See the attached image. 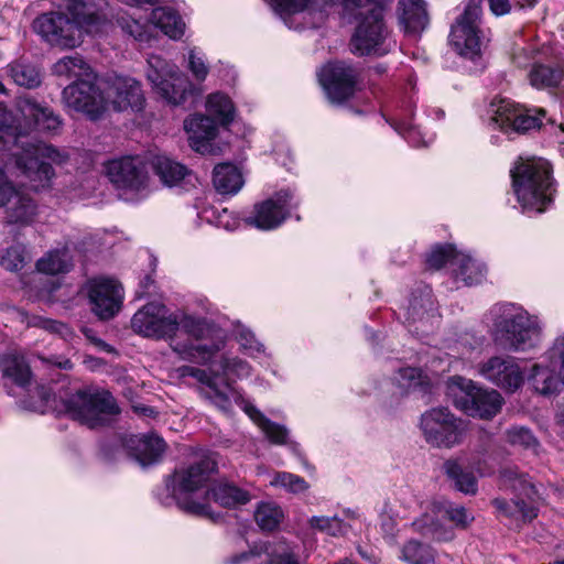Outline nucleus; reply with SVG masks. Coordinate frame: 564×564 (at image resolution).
Returning a JSON list of instances; mask_svg holds the SVG:
<instances>
[{
    "instance_id": "obj_1",
    "label": "nucleus",
    "mask_w": 564,
    "mask_h": 564,
    "mask_svg": "<svg viewBox=\"0 0 564 564\" xmlns=\"http://www.w3.org/2000/svg\"><path fill=\"white\" fill-rule=\"evenodd\" d=\"M207 369L183 366L177 369L181 377H192L199 383L200 395L225 413H230L237 404L261 429L267 438L276 445H289L293 453H299L300 445L289 442L285 426L265 417L256 406L248 403L239 389L234 386L237 380L251 376V365L238 356L224 354Z\"/></svg>"
},
{
    "instance_id": "obj_2",
    "label": "nucleus",
    "mask_w": 564,
    "mask_h": 564,
    "mask_svg": "<svg viewBox=\"0 0 564 564\" xmlns=\"http://www.w3.org/2000/svg\"><path fill=\"white\" fill-rule=\"evenodd\" d=\"M22 138L23 133L15 124V118L0 105V151L17 148L19 151L13 152V156L19 175L33 191L50 188L55 176L52 163H64L67 159L66 154L53 145L26 142Z\"/></svg>"
},
{
    "instance_id": "obj_3",
    "label": "nucleus",
    "mask_w": 564,
    "mask_h": 564,
    "mask_svg": "<svg viewBox=\"0 0 564 564\" xmlns=\"http://www.w3.org/2000/svg\"><path fill=\"white\" fill-rule=\"evenodd\" d=\"M486 318L494 344L506 351H529L541 343L540 318L518 304L497 303L489 308Z\"/></svg>"
},
{
    "instance_id": "obj_4",
    "label": "nucleus",
    "mask_w": 564,
    "mask_h": 564,
    "mask_svg": "<svg viewBox=\"0 0 564 564\" xmlns=\"http://www.w3.org/2000/svg\"><path fill=\"white\" fill-rule=\"evenodd\" d=\"M177 330L189 336L186 340L172 339L171 349L183 360L207 365L225 349L227 335L219 326L206 317L196 316L185 310L174 311Z\"/></svg>"
},
{
    "instance_id": "obj_5",
    "label": "nucleus",
    "mask_w": 564,
    "mask_h": 564,
    "mask_svg": "<svg viewBox=\"0 0 564 564\" xmlns=\"http://www.w3.org/2000/svg\"><path fill=\"white\" fill-rule=\"evenodd\" d=\"M512 189L524 213H543L555 192L552 166L542 158H520L511 170Z\"/></svg>"
},
{
    "instance_id": "obj_6",
    "label": "nucleus",
    "mask_w": 564,
    "mask_h": 564,
    "mask_svg": "<svg viewBox=\"0 0 564 564\" xmlns=\"http://www.w3.org/2000/svg\"><path fill=\"white\" fill-rule=\"evenodd\" d=\"M216 462L209 456H203L199 460L177 468L165 482L171 500L185 512L206 516L208 505L196 499L198 491L207 486L210 475L216 470Z\"/></svg>"
},
{
    "instance_id": "obj_7",
    "label": "nucleus",
    "mask_w": 564,
    "mask_h": 564,
    "mask_svg": "<svg viewBox=\"0 0 564 564\" xmlns=\"http://www.w3.org/2000/svg\"><path fill=\"white\" fill-rule=\"evenodd\" d=\"M62 101L68 112L79 113L90 121L101 119L108 111L105 79L72 82L63 89Z\"/></svg>"
},
{
    "instance_id": "obj_8",
    "label": "nucleus",
    "mask_w": 564,
    "mask_h": 564,
    "mask_svg": "<svg viewBox=\"0 0 564 564\" xmlns=\"http://www.w3.org/2000/svg\"><path fill=\"white\" fill-rule=\"evenodd\" d=\"M147 62L148 68L145 74L154 93L173 106L185 102L193 85L180 72L177 65L165 61L159 55H150Z\"/></svg>"
},
{
    "instance_id": "obj_9",
    "label": "nucleus",
    "mask_w": 564,
    "mask_h": 564,
    "mask_svg": "<svg viewBox=\"0 0 564 564\" xmlns=\"http://www.w3.org/2000/svg\"><path fill=\"white\" fill-rule=\"evenodd\" d=\"M66 413L90 429L105 425L119 413L113 397L107 391H78L64 402Z\"/></svg>"
},
{
    "instance_id": "obj_10",
    "label": "nucleus",
    "mask_w": 564,
    "mask_h": 564,
    "mask_svg": "<svg viewBox=\"0 0 564 564\" xmlns=\"http://www.w3.org/2000/svg\"><path fill=\"white\" fill-rule=\"evenodd\" d=\"M448 389L456 408L470 416L490 419L501 408L502 400L498 391L480 389L470 379L453 377Z\"/></svg>"
},
{
    "instance_id": "obj_11",
    "label": "nucleus",
    "mask_w": 564,
    "mask_h": 564,
    "mask_svg": "<svg viewBox=\"0 0 564 564\" xmlns=\"http://www.w3.org/2000/svg\"><path fill=\"white\" fill-rule=\"evenodd\" d=\"M481 1L468 0L449 34V43L454 51L470 61L480 56L485 43L480 30Z\"/></svg>"
},
{
    "instance_id": "obj_12",
    "label": "nucleus",
    "mask_w": 564,
    "mask_h": 564,
    "mask_svg": "<svg viewBox=\"0 0 564 564\" xmlns=\"http://www.w3.org/2000/svg\"><path fill=\"white\" fill-rule=\"evenodd\" d=\"M420 430L427 444L453 448L463 442L464 424L447 408L437 406L421 415Z\"/></svg>"
},
{
    "instance_id": "obj_13",
    "label": "nucleus",
    "mask_w": 564,
    "mask_h": 564,
    "mask_svg": "<svg viewBox=\"0 0 564 564\" xmlns=\"http://www.w3.org/2000/svg\"><path fill=\"white\" fill-rule=\"evenodd\" d=\"M131 328L138 335L152 339H172L177 334L174 311L159 302L139 308L131 318Z\"/></svg>"
},
{
    "instance_id": "obj_14",
    "label": "nucleus",
    "mask_w": 564,
    "mask_h": 564,
    "mask_svg": "<svg viewBox=\"0 0 564 564\" xmlns=\"http://www.w3.org/2000/svg\"><path fill=\"white\" fill-rule=\"evenodd\" d=\"M33 29L43 41L61 48H74L83 42L80 26L67 12L52 11L39 15Z\"/></svg>"
},
{
    "instance_id": "obj_15",
    "label": "nucleus",
    "mask_w": 564,
    "mask_h": 564,
    "mask_svg": "<svg viewBox=\"0 0 564 564\" xmlns=\"http://www.w3.org/2000/svg\"><path fill=\"white\" fill-rule=\"evenodd\" d=\"M294 203V193L290 188L275 192L267 199L257 203L246 223L261 230H273L280 227L291 215Z\"/></svg>"
},
{
    "instance_id": "obj_16",
    "label": "nucleus",
    "mask_w": 564,
    "mask_h": 564,
    "mask_svg": "<svg viewBox=\"0 0 564 564\" xmlns=\"http://www.w3.org/2000/svg\"><path fill=\"white\" fill-rule=\"evenodd\" d=\"M529 381L534 390L543 395H551L564 384V334L557 337L547 352L546 362L533 366Z\"/></svg>"
},
{
    "instance_id": "obj_17",
    "label": "nucleus",
    "mask_w": 564,
    "mask_h": 564,
    "mask_svg": "<svg viewBox=\"0 0 564 564\" xmlns=\"http://www.w3.org/2000/svg\"><path fill=\"white\" fill-rule=\"evenodd\" d=\"M490 124L505 133L527 132L540 127L541 119L518 106L510 99L500 98L490 102L488 108Z\"/></svg>"
},
{
    "instance_id": "obj_18",
    "label": "nucleus",
    "mask_w": 564,
    "mask_h": 564,
    "mask_svg": "<svg viewBox=\"0 0 564 564\" xmlns=\"http://www.w3.org/2000/svg\"><path fill=\"white\" fill-rule=\"evenodd\" d=\"M0 207H4V219L10 225L29 226L39 214L36 202L18 191L0 169Z\"/></svg>"
},
{
    "instance_id": "obj_19",
    "label": "nucleus",
    "mask_w": 564,
    "mask_h": 564,
    "mask_svg": "<svg viewBox=\"0 0 564 564\" xmlns=\"http://www.w3.org/2000/svg\"><path fill=\"white\" fill-rule=\"evenodd\" d=\"M432 511L436 518H447L460 528H466L474 520V517L463 506L452 502L434 505ZM413 525L423 535H430L436 541H449L454 536L452 530L443 528L438 519L435 520L427 513L415 520Z\"/></svg>"
},
{
    "instance_id": "obj_20",
    "label": "nucleus",
    "mask_w": 564,
    "mask_h": 564,
    "mask_svg": "<svg viewBox=\"0 0 564 564\" xmlns=\"http://www.w3.org/2000/svg\"><path fill=\"white\" fill-rule=\"evenodd\" d=\"M108 110L115 111H141L145 98L141 84L132 77L111 75L105 78Z\"/></svg>"
},
{
    "instance_id": "obj_21",
    "label": "nucleus",
    "mask_w": 564,
    "mask_h": 564,
    "mask_svg": "<svg viewBox=\"0 0 564 564\" xmlns=\"http://www.w3.org/2000/svg\"><path fill=\"white\" fill-rule=\"evenodd\" d=\"M318 80L329 101L341 104L355 94L357 73L344 62H330L321 68Z\"/></svg>"
},
{
    "instance_id": "obj_22",
    "label": "nucleus",
    "mask_w": 564,
    "mask_h": 564,
    "mask_svg": "<svg viewBox=\"0 0 564 564\" xmlns=\"http://www.w3.org/2000/svg\"><path fill=\"white\" fill-rule=\"evenodd\" d=\"M404 323L410 332L416 335L430 334L438 323L437 310L429 286L413 293L404 307Z\"/></svg>"
},
{
    "instance_id": "obj_23",
    "label": "nucleus",
    "mask_w": 564,
    "mask_h": 564,
    "mask_svg": "<svg viewBox=\"0 0 564 564\" xmlns=\"http://www.w3.org/2000/svg\"><path fill=\"white\" fill-rule=\"evenodd\" d=\"M91 311L100 319L112 318L121 308L123 289L121 284L109 278H96L86 285Z\"/></svg>"
},
{
    "instance_id": "obj_24",
    "label": "nucleus",
    "mask_w": 564,
    "mask_h": 564,
    "mask_svg": "<svg viewBox=\"0 0 564 564\" xmlns=\"http://www.w3.org/2000/svg\"><path fill=\"white\" fill-rule=\"evenodd\" d=\"M477 372L507 391L518 390L524 381V372L517 359L508 355L491 356L478 365Z\"/></svg>"
},
{
    "instance_id": "obj_25",
    "label": "nucleus",
    "mask_w": 564,
    "mask_h": 564,
    "mask_svg": "<svg viewBox=\"0 0 564 564\" xmlns=\"http://www.w3.org/2000/svg\"><path fill=\"white\" fill-rule=\"evenodd\" d=\"M110 182L119 189L141 192L148 186V172L139 156H124L108 162L106 166Z\"/></svg>"
},
{
    "instance_id": "obj_26",
    "label": "nucleus",
    "mask_w": 564,
    "mask_h": 564,
    "mask_svg": "<svg viewBox=\"0 0 564 564\" xmlns=\"http://www.w3.org/2000/svg\"><path fill=\"white\" fill-rule=\"evenodd\" d=\"M107 6V0H66L64 9L80 26L82 34H93L100 31Z\"/></svg>"
},
{
    "instance_id": "obj_27",
    "label": "nucleus",
    "mask_w": 564,
    "mask_h": 564,
    "mask_svg": "<svg viewBox=\"0 0 564 564\" xmlns=\"http://www.w3.org/2000/svg\"><path fill=\"white\" fill-rule=\"evenodd\" d=\"M184 130L189 147L197 153L214 152L213 141L218 134V124L209 116L193 115L184 120Z\"/></svg>"
},
{
    "instance_id": "obj_28",
    "label": "nucleus",
    "mask_w": 564,
    "mask_h": 564,
    "mask_svg": "<svg viewBox=\"0 0 564 564\" xmlns=\"http://www.w3.org/2000/svg\"><path fill=\"white\" fill-rule=\"evenodd\" d=\"M151 165L162 184L167 187L185 188L187 185H194L196 181L195 175L185 165L165 155L155 156Z\"/></svg>"
},
{
    "instance_id": "obj_29",
    "label": "nucleus",
    "mask_w": 564,
    "mask_h": 564,
    "mask_svg": "<svg viewBox=\"0 0 564 564\" xmlns=\"http://www.w3.org/2000/svg\"><path fill=\"white\" fill-rule=\"evenodd\" d=\"M126 447L143 466L156 463L163 455L166 444L155 434L132 435L126 441Z\"/></svg>"
},
{
    "instance_id": "obj_30",
    "label": "nucleus",
    "mask_w": 564,
    "mask_h": 564,
    "mask_svg": "<svg viewBox=\"0 0 564 564\" xmlns=\"http://www.w3.org/2000/svg\"><path fill=\"white\" fill-rule=\"evenodd\" d=\"M2 377L6 386H15L29 390L33 376L23 356L7 355L2 360Z\"/></svg>"
},
{
    "instance_id": "obj_31",
    "label": "nucleus",
    "mask_w": 564,
    "mask_h": 564,
    "mask_svg": "<svg viewBox=\"0 0 564 564\" xmlns=\"http://www.w3.org/2000/svg\"><path fill=\"white\" fill-rule=\"evenodd\" d=\"M399 8L405 33L416 35L425 29L429 18L423 0H400Z\"/></svg>"
},
{
    "instance_id": "obj_32",
    "label": "nucleus",
    "mask_w": 564,
    "mask_h": 564,
    "mask_svg": "<svg viewBox=\"0 0 564 564\" xmlns=\"http://www.w3.org/2000/svg\"><path fill=\"white\" fill-rule=\"evenodd\" d=\"M212 500L224 507H235L247 503L250 500V495L234 485L219 482L210 487L202 498V502H206L208 506ZM208 512H210L209 507Z\"/></svg>"
},
{
    "instance_id": "obj_33",
    "label": "nucleus",
    "mask_w": 564,
    "mask_h": 564,
    "mask_svg": "<svg viewBox=\"0 0 564 564\" xmlns=\"http://www.w3.org/2000/svg\"><path fill=\"white\" fill-rule=\"evenodd\" d=\"M55 76L68 80H83L96 78V73L90 65L78 54L59 58L52 67Z\"/></svg>"
},
{
    "instance_id": "obj_34",
    "label": "nucleus",
    "mask_w": 564,
    "mask_h": 564,
    "mask_svg": "<svg viewBox=\"0 0 564 564\" xmlns=\"http://www.w3.org/2000/svg\"><path fill=\"white\" fill-rule=\"evenodd\" d=\"M20 111L28 126H34L39 130L55 131L61 126L59 118L48 108H43L34 101L24 100L20 104Z\"/></svg>"
},
{
    "instance_id": "obj_35",
    "label": "nucleus",
    "mask_w": 564,
    "mask_h": 564,
    "mask_svg": "<svg viewBox=\"0 0 564 564\" xmlns=\"http://www.w3.org/2000/svg\"><path fill=\"white\" fill-rule=\"evenodd\" d=\"M213 184L219 194L235 195L242 188L245 180L236 165L221 163L214 169Z\"/></svg>"
},
{
    "instance_id": "obj_36",
    "label": "nucleus",
    "mask_w": 564,
    "mask_h": 564,
    "mask_svg": "<svg viewBox=\"0 0 564 564\" xmlns=\"http://www.w3.org/2000/svg\"><path fill=\"white\" fill-rule=\"evenodd\" d=\"M530 84L535 88H550L562 86L564 88V63H558L556 67L538 64L534 61L529 74Z\"/></svg>"
},
{
    "instance_id": "obj_37",
    "label": "nucleus",
    "mask_w": 564,
    "mask_h": 564,
    "mask_svg": "<svg viewBox=\"0 0 564 564\" xmlns=\"http://www.w3.org/2000/svg\"><path fill=\"white\" fill-rule=\"evenodd\" d=\"M454 261L456 263L454 274L457 280L463 281L466 285H474L484 281L487 270L482 262L463 252L456 256Z\"/></svg>"
},
{
    "instance_id": "obj_38",
    "label": "nucleus",
    "mask_w": 564,
    "mask_h": 564,
    "mask_svg": "<svg viewBox=\"0 0 564 564\" xmlns=\"http://www.w3.org/2000/svg\"><path fill=\"white\" fill-rule=\"evenodd\" d=\"M150 21L173 40H177L184 34L185 23L171 8L159 7L153 9Z\"/></svg>"
},
{
    "instance_id": "obj_39",
    "label": "nucleus",
    "mask_w": 564,
    "mask_h": 564,
    "mask_svg": "<svg viewBox=\"0 0 564 564\" xmlns=\"http://www.w3.org/2000/svg\"><path fill=\"white\" fill-rule=\"evenodd\" d=\"M443 470L457 490L467 495H474L477 491L475 475L467 470L458 459L446 460L443 465Z\"/></svg>"
},
{
    "instance_id": "obj_40",
    "label": "nucleus",
    "mask_w": 564,
    "mask_h": 564,
    "mask_svg": "<svg viewBox=\"0 0 564 564\" xmlns=\"http://www.w3.org/2000/svg\"><path fill=\"white\" fill-rule=\"evenodd\" d=\"M206 110L219 124H229L235 117V106L231 99L223 93H214L207 97Z\"/></svg>"
},
{
    "instance_id": "obj_41",
    "label": "nucleus",
    "mask_w": 564,
    "mask_h": 564,
    "mask_svg": "<svg viewBox=\"0 0 564 564\" xmlns=\"http://www.w3.org/2000/svg\"><path fill=\"white\" fill-rule=\"evenodd\" d=\"M36 268L46 274L64 273L72 268V258L66 248L53 250L37 261Z\"/></svg>"
},
{
    "instance_id": "obj_42",
    "label": "nucleus",
    "mask_w": 564,
    "mask_h": 564,
    "mask_svg": "<svg viewBox=\"0 0 564 564\" xmlns=\"http://www.w3.org/2000/svg\"><path fill=\"white\" fill-rule=\"evenodd\" d=\"M283 518L282 509L274 502H260L254 511V520L263 531L275 530Z\"/></svg>"
},
{
    "instance_id": "obj_43",
    "label": "nucleus",
    "mask_w": 564,
    "mask_h": 564,
    "mask_svg": "<svg viewBox=\"0 0 564 564\" xmlns=\"http://www.w3.org/2000/svg\"><path fill=\"white\" fill-rule=\"evenodd\" d=\"M234 336L240 346V350L251 358L265 355L263 344L257 340L253 333L245 325L237 323L234 327Z\"/></svg>"
},
{
    "instance_id": "obj_44",
    "label": "nucleus",
    "mask_w": 564,
    "mask_h": 564,
    "mask_svg": "<svg viewBox=\"0 0 564 564\" xmlns=\"http://www.w3.org/2000/svg\"><path fill=\"white\" fill-rule=\"evenodd\" d=\"M198 216L203 220L226 230H235L239 226V219L227 208L208 206L205 207Z\"/></svg>"
},
{
    "instance_id": "obj_45",
    "label": "nucleus",
    "mask_w": 564,
    "mask_h": 564,
    "mask_svg": "<svg viewBox=\"0 0 564 564\" xmlns=\"http://www.w3.org/2000/svg\"><path fill=\"white\" fill-rule=\"evenodd\" d=\"M395 131L401 134L412 147H425L433 141V135L421 130L408 119H399L394 124Z\"/></svg>"
},
{
    "instance_id": "obj_46",
    "label": "nucleus",
    "mask_w": 564,
    "mask_h": 564,
    "mask_svg": "<svg viewBox=\"0 0 564 564\" xmlns=\"http://www.w3.org/2000/svg\"><path fill=\"white\" fill-rule=\"evenodd\" d=\"M434 551L416 541H409L402 549V560L409 564H433Z\"/></svg>"
},
{
    "instance_id": "obj_47",
    "label": "nucleus",
    "mask_w": 564,
    "mask_h": 564,
    "mask_svg": "<svg viewBox=\"0 0 564 564\" xmlns=\"http://www.w3.org/2000/svg\"><path fill=\"white\" fill-rule=\"evenodd\" d=\"M312 529L327 533L332 536L345 535L349 527L337 517H312L308 521Z\"/></svg>"
},
{
    "instance_id": "obj_48",
    "label": "nucleus",
    "mask_w": 564,
    "mask_h": 564,
    "mask_svg": "<svg viewBox=\"0 0 564 564\" xmlns=\"http://www.w3.org/2000/svg\"><path fill=\"white\" fill-rule=\"evenodd\" d=\"M506 435L509 444L536 453L539 442L529 429L512 426L507 431Z\"/></svg>"
},
{
    "instance_id": "obj_49",
    "label": "nucleus",
    "mask_w": 564,
    "mask_h": 564,
    "mask_svg": "<svg viewBox=\"0 0 564 564\" xmlns=\"http://www.w3.org/2000/svg\"><path fill=\"white\" fill-rule=\"evenodd\" d=\"M270 485L283 488L291 494L304 492L310 487L304 478L286 471L276 473L270 480Z\"/></svg>"
},
{
    "instance_id": "obj_50",
    "label": "nucleus",
    "mask_w": 564,
    "mask_h": 564,
    "mask_svg": "<svg viewBox=\"0 0 564 564\" xmlns=\"http://www.w3.org/2000/svg\"><path fill=\"white\" fill-rule=\"evenodd\" d=\"M10 74L14 83L19 86L34 88L41 84L40 73L30 65L15 64L11 66Z\"/></svg>"
},
{
    "instance_id": "obj_51",
    "label": "nucleus",
    "mask_w": 564,
    "mask_h": 564,
    "mask_svg": "<svg viewBox=\"0 0 564 564\" xmlns=\"http://www.w3.org/2000/svg\"><path fill=\"white\" fill-rule=\"evenodd\" d=\"M462 252H458L453 246H437L427 256L426 262L431 268L440 269L449 263L453 270L456 268L454 258Z\"/></svg>"
},
{
    "instance_id": "obj_52",
    "label": "nucleus",
    "mask_w": 564,
    "mask_h": 564,
    "mask_svg": "<svg viewBox=\"0 0 564 564\" xmlns=\"http://www.w3.org/2000/svg\"><path fill=\"white\" fill-rule=\"evenodd\" d=\"M494 505L497 509L509 516L519 514L523 520H532L536 517V511L533 507L528 506L523 500L512 501L509 503L505 500L496 499Z\"/></svg>"
},
{
    "instance_id": "obj_53",
    "label": "nucleus",
    "mask_w": 564,
    "mask_h": 564,
    "mask_svg": "<svg viewBox=\"0 0 564 564\" xmlns=\"http://www.w3.org/2000/svg\"><path fill=\"white\" fill-rule=\"evenodd\" d=\"M117 23L123 32L132 36L134 40L139 42H145L149 40L147 25L140 20L122 14L117 18Z\"/></svg>"
},
{
    "instance_id": "obj_54",
    "label": "nucleus",
    "mask_w": 564,
    "mask_h": 564,
    "mask_svg": "<svg viewBox=\"0 0 564 564\" xmlns=\"http://www.w3.org/2000/svg\"><path fill=\"white\" fill-rule=\"evenodd\" d=\"M269 564H300V562L293 546L281 541L272 550Z\"/></svg>"
},
{
    "instance_id": "obj_55",
    "label": "nucleus",
    "mask_w": 564,
    "mask_h": 564,
    "mask_svg": "<svg viewBox=\"0 0 564 564\" xmlns=\"http://www.w3.org/2000/svg\"><path fill=\"white\" fill-rule=\"evenodd\" d=\"M188 69L197 82H204L209 73L204 54L193 48L188 53Z\"/></svg>"
},
{
    "instance_id": "obj_56",
    "label": "nucleus",
    "mask_w": 564,
    "mask_h": 564,
    "mask_svg": "<svg viewBox=\"0 0 564 564\" xmlns=\"http://www.w3.org/2000/svg\"><path fill=\"white\" fill-rule=\"evenodd\" d=\"M24 250L22 247L15 246L9 248L1 259V264L9 271H19L24 265Z\"/></svg>"
},
{
    "instance_id": "obj_57",
    "label": "nucleus",
    "mask_w": 564,
    "mask_h": 564,
    "mask_svg": "<svg viewBox=\"0 0 564 564\" xmlns=\"http://www.w3.org/2000/svg\"><path fill=\"white\" fill-rule=\"evenodd\" d=\"M421 376L422 372L420 369L406 367L401 368L398 371L397 376L394 377V380L401 389H409L421 383Z\"/></svg>"
},
{
    "instance_id": "obj_58",
    "label": "nucleus",
    "mask_w": 564,
    "mask_h": 564,
    "mask_svg": "<svg viewBox=\"0 0 564 564\" xmlns=\"http://www.w3.org/2000/svg\"><path fill=\"white\" fill-rule=\"evenodd\" d=\"M29 326L39 327L46 329L52 333H58V334H65L68 328L63 323H59L57 321L44 318L41 316H33L29 322Z\"/></svg>"
},
{
    "instance_id": "obj_59",
    "label": "nucleus",
    "mask_w": 564,
    "mask_h": 564,
    "mask_svg": "<svg viewBox=\"0 0 564 564\" xmlns=\"http://www.w3.org/2000/svg\"><path fill=\"white\" fill-rule=\"evenodd\" d=\"M488 2L495 15L507 14L511 9L509 0H488Z\"/></svg>"
},
{
    "instance_id": "obj_60",
    "label": "nucleus",
    "mask_w": 564,
    "mask_h": 564,
    "mask_svg": "<svg viewBox=\"0 0 564 564\" xmlns=\"http://www.w3.org/2000/svg\"><path fill=\"white\" fill-rule=\"evenodd\" d=\"M84 334L100 350L106 351V352H115V349L109 344H107L106 341H104L100 338L95 337L90 329H85Z\"/></svg>"
},
{
    "instance_id": "obj_61",
    "label": "nucleus",
    "mask_w": 564,
    "mask_h": 564,
    "mask_svg": "<svg viewBox=\"0 0 564 564\" xmlns=\"http://www.w3.org/2000/svg\"><path fill=\"white\" fill-rule=\"evenodd\" d=\"M501 476L507 481L519 480V484L521 486L529 485V482L527 481L525 477L523 475H519L517 469H511V468L510 469H505L501 473Z\"/></svg>"
},
{
    "instance_id": "obj_62",
    "label": "nucleus",
    "mask_w": 564,
    "mask_h": 564,
    "mask_svg": "<svg viewBox=\"0 0 564 564\" xmlns=\"http://www.w3.org/2000/svg\"><path fill=\"white\" fill-rule=\"evenodd\" d=\"M119 1L129 7H132V8H143V6H153L156 2H159V0H119Z\"/></svg>"
},
{
    "instance_id": "obj_63",
    "label": "nucleus",
    "mask_w": 564,
    "mask_h": 564,
    "mask_svg": "<svg viewBox=\"0 0 564 564\" xmlns=\"http://www.w3.org/2000/svg\"><path fill=\"white\" fill-rule=\"evenodd\" d=\"M527 59V52H520L513 55V63L518 67H525L528 65Z\"/></svg>"
},
{
    "instance_id": "obj_64",
    "label": "nucleus",
    "mask_w": 564,
    "mask_h": 564,
    "mask_svg": "<svg viewBox=\"0 0 564 564\" xmlns=\"http://www.w3.org/2000/svg\"><path fill=\"white\" fill-rule=\"evenodd\" d=\"M134 409V412H137L138 414L140 415H143V416H153L155 414V411L153 408H150V406H133Z\"/></svg>"
}]
</instances>
